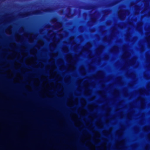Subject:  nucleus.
Instances as JSON below:
<instances>
[{
    "instance_id": "nucleus-7",
    "label": "nucleus",
    "mask_w": 150,
    "mask_h": 150,
    "mask_svg": "<svg viewBox=\"0 0 150 150\" xmlns=\"http://www.w3.org/2000/svg\"><path fill=\"white\" fill-rule=\"evenodd\" d=\"M92 8H91V7H89V8H88V9H92Z\"/></svg>"
},
{
    "instance_id": "nucleus-6",
    "label": "nucleus",
    "mask_w": 150,
    "mask_h": 150,
    "mask_svg": "<svg viewBox=\"0 0 150 150\" xmlns=\"http://www.w3.org/2000/svg\"><path fill=\"white\" fill-rule=\"evenodd\" d=\"M107 12L106 10H104L103 11L104 13H105Z\"/></svg>"
},
{
    "instance_id": "nucleus-8",
    "label": "nucleus",
    "mask_w": 150,
    "mask_h": 150,
    "mask_svg": "<svg viewBox=\"0 0 150 150\" xmlns=\"http://www.w3.org/2000/svg\"><path fill=\"white\" fill-rule=\"evenodd\" d=\"M54 21H56L57 20L56 18H55V19H54Z\"/></svg>"
},
{
    "instance_id": "nucleus-1",
    "label": "nucleus",
    "mask_w": 150,
    "mask_h": 150,
    "mask_svg": "<svg viewBox=\"0 0 150 150\" xmlns=\"http://www.w3.org/2000/svg\"><path fill=\"white\" fill-rule=\"evenodd\" d=\"M42 13V12L40 10H37L33 11L31 14L32 15H37L40 14Z\"/></svg>"
},
{
    "instance_id": "nucleus-3",
    "label": "nucleus",
    "mask_w": 150,
    "mask_h": 150,
    "mask_svg": "<svg viewBox=\"0 0 150 150\" xmlns=\"http://www.w3.org/2000/svg\"><path fill=\"white\" fill-rule=\"evenodd\" d=\"M43 12H51L52 11V9L51 8H46L42 10Z\"/></svg>"
},
{
    "instance_id": "nucleus-5",
    "label": "nucleus",
    "mask_w": 150,
    "mask_h": 150,
    "mask_svg": "<svg viewBox=\"0 0 150 150\" xmlns=\"http://www.w3.org/2000/svg\"><path fill=\"white\" fill-rule=\"evenodd\" d=\"M94 18H91V21H92L93 22H94Z\"/></svg>"
},
{
    "instance_id": "nucleus-4",
    "label": "nucleus",
    "mask_w": 150,
    "mask_h": 150,
    "mask_svg": "<svg viewBox=\"0 0 150 150\" xmlns=\"http://www.w3.org/2000/svg\"><path fill=\"white\" fill-rule=\"evenodd\" d=\"M71 14V13L69 12L67 14V17H68V18H70V16H69V15H70V14Z\"/></svg>"
},
{
    "instance_id": "nucleus-2",
    "label": "nucleus",
    "mask_w": 150,
    "mask_h": 150,
    "mask_svg": "<svg viewBox=\"0 0 150 150\" xmlns=\"http://www.w3.org/2000/svg\"><path fill=\"white\" fill-rule=\"evenodd\" d=\"M30 15V12H27L23 14L20 15L22 17H27L29 16Z\"/></svg>"
},
{
    "instance_id": "nucleus-9",
    "label": "nucleus",
    "mask_w": 150,
    "mask_h": 150,
    "mask_svg": "<svg viewBox=\"0 0 150 150\" xmlns=\"http://www.w3.org/2000/svg\"><path fill=\"white\" fill-rule=\"evenodd\" d=\"M119 16L120 18H121V15H119Z\"/></svg>"
}]
</instances>
